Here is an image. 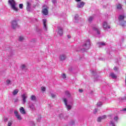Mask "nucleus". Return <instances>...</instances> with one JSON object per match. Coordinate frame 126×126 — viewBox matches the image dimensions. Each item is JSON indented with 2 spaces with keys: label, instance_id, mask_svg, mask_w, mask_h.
<instances>
[{
  "label": "nucleus",
  "instance_id": "1",
  "mask_svg": "<svg viewBox=\"0 0 126 126\" xmlns=\"http://www.w3.org/2000/svg\"><path fill=\"white\" fill-rule=\"evenodd\" d=\"M65 95L66 96L67 98L65 97L63 98V102H64L66 109H67V111H69L71 110L72 105L68 104L67 102L70 103H72V97H71V95L69 93V92L67 91L65 92Z\"/></svg>",
  "mask_w": 126,
  "mask_h": 126
},
{
  "label": "nucleus",
  "instance_id": "2",
  "mask_svg": "<svg viewBox=\"0 0 126 126\" xmlns=\"http://www.w3.org/2000/svg\"><path fill=\"white\" fill-rule=\"evenodd\" d=\"M125 19V16L124 15H120L118 17L119 22L120 25L122 26V27H126V22L124 21Z\"/></svg>",
  "mask_w": 126,
  "mask_h": 126
},
{
  "label": "nucleus",
  "instance_id": "3",
  "mask_svg": "<svg viewBox=\"0 0 126 126\" xmlns=\"http://www.w3.org/2000/svg\"><path fill=\"white\" fill-rule=\"evenodd\" d=\"M8 2L11 5L12 9L15 10V11H18V9L16 7V2H15L14 0H9Z\"/></svg>",
  "mask_w": 126,
  "mask_h": 126
},
{
  "label": "nucleus",
  "instance_id": "4",
  "mask_svg": "<svg viewBox=\"0 0 126 126\" xmlns=\"http://www.w3.org/2000/svg\"><path fill=\"white\" fill-rule=\"evenodd\" d=\"M90 48V40H88L83 45L82 51H86V50H89Z\"/></svg>",
  "mask_w": 126,
  "mask_h": 126
},
{
  "label": "nucleus",
  "instance_id": "5",
  "mask_svg": "<svg viewBox=\"0 0 126 126\" xmlns=\"http://www.w3.org/2000/svg\"><path fill=\"white\" fill-rule=\"evenodd\" d=\"M11 24L12 29H16L18 26V25L17 24V21H16V20L12 21Z\"/></svg>",
  "mask_w": 126,
  "mask_h": 126
},
{
  "label": "nucleus",
  "instance_id": "6",
  "mask_svg": "<svg viewBox=\"0 0 126 126\" xmlns=\"http://www.w3.org/2000/svg\"><path fill=\"white\" fill-rule=\"evenodd\" d=\"M84 4H85V2L83 1H78L77 4V7L78 8H83V6H84Z\"/></svg>",
  "mask_w": 126,
  "mask_h": 126
},
{
  "label": "nucleus",
  "instance_id": "7",
  "mask_svg": "<svg viewBox=\"0 0 126 126\" xmlns=\"http://www.w3.org/2000/svg\"><path fill=\"white\" fill-rule=\"evenodd\" d=\"M14 113L15 116L16 117L17 119H18V120H19L20 121H21V120H22V118L21 117V116H20V115L18 114V112H17V111L15 110L14 111Z\"/></svg>",
  "mask_w": 126,
  "mask_h": 126
},
{
  "label": "nucleus",
  "instance_id": "8",
  "mask_svg": "<svg viewBox=\"0 0 126 126\" xmlns=\"http://www.w3.org/2000/svg\"><path fill=\"white\" fill-rule=\"evenodd\" d=\"M102 27L104 30H106V29H110V28H111V27H110V26H108V24L106 22H104L102 23Z\"/></svg>",
  "mask_w": 126,
  "mask_h": 126
},
{
  "label": "nucleus",
  "instance_id": "9",
  "mask_svg": "<svg viewBox=\"0 0 126 126\" xmlns=\"http://www.w3.org/2000/svg\"><path fill=\"white\" fill-rule=\"evenodd\" d=\"M66 59V56L64 54H61L59 56V60L61 62H63Z\"/></svg>",
  "mask_w": 126,
  "mask_h": 126
},
{
  "label": "nucleus",
  "instance_id": "10",
  "mask_svg": "<svg viewBox=\"0 0 126 126\" xmlns=\"http://www.w3.org/2000/svg\"><path fill=\"white\" fill-rule=\"evenodd\" d=\"M42 21L43 22L44 29L45 30V31H47L48 29V27H47V20L43 19L42 20Z\"/></svg>",
  "mask_w": 126,
  "mask_h": 126
},
{
  "label": "nucleus",
  "instance_id": "11",
  "mask_svg": "<svg viewBox=\"0 0 126 126\" xmlns=\"http://www.w3.org/2000/svg\"><path fill=\"white\" fill-rule=\"evenodd\" d=\"M48 9H49L48 7H46L42 9V13L44 15H48V13H49V11H48Z\"/></svg>",
  "mask_w": 126,
  "mask_h": 126
},
{
  "label": "nucleus",
  "instance_id": "12",
  "mask_svg": "<svg viewBox=\"0 0 126 126\" xmlns=\"http://www.w3.org/2000/svg\"><path fill=\"white\" fill-rule=\"evenodd\" d=\"M58 34L60 36H63V28L59 27H58Z\"/></svg>",
  "mask_w": 126,
  "mask_h": 126
},
{
  "label": "nucleus",
  "instance_id": "13",
  "mask_svg": "<svg viewBox=\"0 0 126 126\" xmlns=\"http://www.w3.org/2000/svg\"><path fill=\"white\" fill-rule=\"evenodd\" d=\"M27 94H23L22 95V97L23 98V103L25 104V102H26V99H27Z\"/></svg>",
  "mask_w": 126,
  "mask_h": 126
},
{
  "label": "nucleus",
  "instance_id": "14",
  "mask_svg": "<svg viewBox=\"0 0 126 126\" xmlns=\"http://www.w3.org/2000/svg\"><path fill=\"white\" fill-rule=\"evenodd\" d=\"M106 118H107V116L106 115H104L103 116L98 117L97 118V122H101V121H102V120H105V119H106Z\"/></svg>",
  "mask_w": 126,
  "mask_h": 126
},
{
  "label": "nucleus",
  "instance_id": "15",
  "mask_svg": "<svg viewBox=\"0 0 126 126\" xmlns=\"http://www.w3.org/2000/svg\"><path fill=\"white\" fill-rule=\"evenodd\" d=\"M31 6V3H30V2L28 1L27 4V7H26L27 10H28V11H30Z\"/></svg>",
  "mask_w": 126,
  "mask_h": 126
},
{
  "label": "nucleus",
  "instance_id": "16",
  "mask_svg": "<svg viewBox=\"0 0 126 126\" xmlns=\"http://www.w3.org/2000/svg\"><path fill=\"white\" fill-rule=\"evenodd\" d=\"M20 112L21 113H22V115H25L26 114V112H25V110L23 107H21L20 108Z\"/></svg>",
  "mask_w": 126,
  "mask_h": 126
},
{
  "label": "nucleus",
  "instance_id": "17",
  "mask_svg": "<svg viewBox=\"0 0 126 126\" xmlns=\"http://www.w3.org/2000/svg\"><path fill=\"white\" fill-rule=\"evenodd\" d=\"M93 29L94 30H95V31H96L97 34H98V35H100V31H99V29H98V27H97V26H94V27H93Z\"/></svg>",
  "mask_w": 126,
  "mask_h": 126
},
{
  "label": "nucleus",
  "instance_id": "18",
  "mask_svg": "<svg viewBox=\"0 0 126 126\" xmlns=\"http://www.w3.org/2000/svg\"><path fill=\"white\" fill-rule=\"evenodd\" d=\"M110 76H111L113 79H116L117 78V76L114 73H111Z\"/></svg>",
  "mask_w": 126,
  "mask_h": 126
},
{
  "label": "nucleus",
  "instance_id": "19",
  "mask_svg": "<svg viewBox=\"0 0 126 126\" xmlns=\"http://www.w3.org/2000/svg\"><path fill=\"white\" fill-rule=\"evenodd\" d=\"M29 107L31 110H35V105H34V104L32 103L30 104Z\"/></svg>",
  "mask_w": 126,
  "mask_h": 126
},
{
  "label": "nucleus",
  "instance_id": "20",
  "mask_svg": "<svg viewBox=\"0 0 126 126\" xmlns=\"http://www.w3.org/2000/svg\"><path fill=\"white\" fill-rule=\"evenodd\" d=\"M93 19H94V16H90L89 17L88 21L89 22H92Z\"/></svg>",
  "mask_w": 126,
  "mask_h": 126
},
{
  "label": "nucleus",
  "instance_id": "21",
  "mask_svg": "<svg viewBox=\"0 0 126 126\" xmlns=\"http://www.w3.org/2000/svg\"><path fill=\"white\" fill-rule=\"evenodd\" d=\"M97 45H98L99 47H101L102 46H105L106 45V43H105L104 42H98Z\"/></svg>",
  "mask_w": 126,
  "mask_h": 126
},
{
  "label": "nucleus",
  "instance_id": "22",
  "mask_svg": "<svg viewBox=\"0 0 126 126\" xmlns=\"http://www.w3.org/2000/svg\"><path fill=\"white\" fill-rule=\"evenodd\" d=\"M19 91L18 89H16V90H14V91L13 92V95H16V94H17V93H18Z\"/></svg>",
  "mask_w": 126,
  "mask_h": 126
},
{
  "label": "nucleus",
  "instance_id": "23",
  "mask_svg": "<svg viewBox=\"0 0 126 126\" xmlns=\"http://www.w3.org/2000/svg\"><path fill=\"white\" fill-rule=\"evenodd\" d=\"M109 126H116V125L115 124V123L114 121H111L109 122Z\"/></svg>",
  "mask_w": 126,
  "mask_h": 126
},
{
  "label": "nucleus",
  "instance_id": "24",
  "mask_svg": "<svg viewBox=\"0 0 126 126\" xmlns=\"http://www.w3.org/2000/svg\"><path fill=\"white\" fill-rule=\"evenodd\" d=\"M31 99L32 100V101H35L36 96H35V95H32L31 97Z\"/></svg>",
  "mask_w": 126,
  "mask_h": 126
},
{
  "label": "nucleus",
  "instance_id": "25",
  "mask_svg": "<svg viewBox=\"0 0 126 126\" xmlns=\"http://www.w3.org/2000/svg\"><path fill=\"white\" fill-rule=\"evenodd\" d=\"M50 95L52 97V98H55L56 96H57V94L56 93L53 94V93H50Z\"/></svg>",
  "mask_w": 126,
  "mask_h": 126
},
{
  "label": "nucleus",
  "instance_id": "26",
  "mask_svg": "<svg viewBox=\"0 0 126 126\" xmlns=\"http://www.w3.org/2000/svg\"><path fill=\"white\" fill-rule=\"evenodd\" d=\"M6 83L7 85L11 84V81L9 79L6 80Z\"/></svg>",
  "mask_w": 126,
  "mask_h": 126
},
{
  "label": "nucleus",
  "instance_id": "27",
  "mask_svg": "<svg viewBox=\"0 0 126 126\" xmlns=\"http://www.w3.org/2000/svg\"><path fill=\"white\" fill-rule=\"evenodd\" d=\"M102 102H101V101H99V102H97V106L98 107H101L102 106Z\"/></svg>",
  "mask_w": 126,
  "mask_h": 126
},
{
  "label": "nucleus",
  "instance_id": "28",
  "mask_svg": "<svg viewBox=\"0 0 126 126\" xmlns=\"http://www.w3.org/2000/svg\"><path fill=\"white\" fill-rule=\"evenodd\" d=\"M64 115H63V114H61L60 115H59V118L60 119H61V120H63V117Z\"/></svg>",
  "mask_w": 126,
  "mask_h": 126
},
{
  "label": "nucleus",
  "instance_id": "29",
  "mask_svg": "<svg viewBox=\"0 0 126 126\" xmlns=\"http://www.w3.org/2000/svg\"><path fill=\"white\" fill-rule=\"evenodd\" d=\"M30 126H35V124L34 123V122L33 121H31L30 122Z\"/></svg>",
  "mask_w": 126,
  "mask_h": 126
},
{
  "label": "nucleus",
  "instance_id": "30",
  "mask_svg": "<svg viewBox=\"0 0 126 126\" xmlns=\"http://www.w3.org/2000/svg\"><path fill=\"white\" fill-rule=\"evenodd\" d=\"M21 68L22 69H25V68H26V65H25V64H22L21 65Z\"/></svg>",
  "mask_w": 126,
  "mask_h": 126
},
{
  "label": "nucleus",
  "instance_id": "31",
  "mask_svg": "<svg viewBox=\"0 0 126 126\" xmlns=\"http://www.w3.org/2000/svg\"><path fill=\"white\" fill-rule=\"evenodd\" d=\"M42 117H41V115H38V118H37V122H40L41 121V119Z\"/></svg>",
  "mask_w": 126,
  "mask_h": 126
},
{
  "label": "nucleus",
  "instance_id": "32",
  "mask_svg": "<svg viewBox=\"0 0 126 126\" xmlns=\"http://www.w3.org/2000/svg\"><path fill=\"white\" fill-rule=\"evenodd\" d=\"M118 120H119V117L115 116L114 118V121H115V122H118Z\"/></svg>",
  "mask_w": 126,
  "mask_h": 126
},
{
  "label": "nucleus",
  "instance_id": "33",
  "mask_svg": "<svg viewBox=\"0 0 126 126\" xmlns=\"http://www.w3.org/2000/svg\"><path fill=\"white\" fill-rule=\"evenodd\" d=\"M19 41H23L24 40V38L23 36H20L19 38Z\"/></svg>",
  "mask_w": 126,
  "mask_h": 126
},
{
  "label": "nucleus",
  "instance_id": "34",
  "mask_svg": "<svg viewBox=\"0 0 126 126\" xmlns=\"http://www.w3.org/2000/svg\"><path fill=\"white\" fill-rule=\"evenodd\" d=\"M19 8H20L21 9H22V8H23V4L21 3L19 4Z\"/></svg>",
  "mask_w": 126,
  "mask_h": 126
},
{
  "label": "nucleus",
  "instance_id": "35",
  "mask_svg": "<svg viewBox=\"0 0 126 126\" xmlns=\"http://www.w3.org/2000/svg\"><path fill=\"white\" fill-rule=\"evenodd\" d=\"M62 77H63V78L64 79H65V78H66V75H65V74L63 73V74H62Z\"/></svg>",
  "mask_w": 126,
  "mask_h": 126
},
{
  "label": "nucleus",
  "instance_id": "36",
  "mask_svg": "<svg viewBox=\"0 0 126 126\" xmlns=\"http://www.w3.org/2000/svg\"><path fill=\"white\" fill-rule=\"evenodd\" d=\"M12 125V121H9L8 123V126H11Z\"/></svg>",
  "mask_w": 126,
  "mask_h": 126
},
{
  "label": "nucleus",
  "instance_id": "37",
  "mask_svg": "<svg viewBox=\"0 0 126 126\" xmlns=\"http://www.w3.org/2000/svg\"><path fill=\"white\" fill-rule=\"evenodd\" d=\"M74 19L75 20H78V15H75Z\"/></svg>",
  "mask_w": 126,
  "mask_h": 126
},
{
  "label": "nucleus",
  "instance_id": "38",
  "mask_svg": "<svg viewBox=\"0 0 126 126\" xmlns=\"http://www.w3.org/2000/svg\"><path fill=\"white\" fill-rule=\"evenodd\" d=\"M52 1L53 4H56V3H57V0H52Z\"/></svg>",
  "mask_w": 126,
  "mask_h": 126
},
{
  "label": "nucleus",
  "instance_id": "39",
  "mask_svg": "<svg viewBox=\"0 0 126 126\" xmlns=\"http://www.w3.org/2000/svg\"><path fill=\"white\" fill-rule=\"evenodd\" d=\"M41 90L42 91H46V87H42Z\"/></svg>",
  "mask_w": 126,
  "mask_h": 126
},
{
  "label": "nucleus",
  "instance_id": "40",
  "mask_svg": "<svg viewBox=\"0 0 126 126\" xmlns=\"http://www.w3.org/2000/svg\"><path fill=\"white\" fill-rule=\"evenodd\" d=\"M117 8H118L119 9H121L122 8V6L121 5V4H119L117 5Z\"/></svg>",
  "mask_w": 126,
  "mask_h": 126
},
{
  "label": "nucleus",
  "instance_id": "41",
  "mask_svg": "<svg viewBox=\"0 0 126 126\" xmlns=\"http://www.w3.org/2000/svg\"><path fill=\"white\" fill-rule=\"evenodd\" d=\"M68 117L67 116L64 115L63 119V120H67Z\"/></svg>",
  "mask_w": 126,
  "mask_h": 126
},
{
  "label": "nucleus",
  "instance_id": "42",
  "mask_svg": "<svg viewBox=\"0 0 126 126\" xmlns=\"http://www.w3.org/2000/svg\"><path fill=\"white\" fill-rule=\"evenodd\" d=\"M79 92H80V93H82L83 92V90H82L81 89H79Z\"/></svg>",
  "mask_w": 126,
  "mask_h": 126
},
{
  "label": "nucleus",
  "instance_id": "43",
  "mask_svg": "<svg viewBox=\"0 0 126 126\" xmlns=\"http://www.w3.org/2000/svg\"><path fill=\"white\" fill-rule=\"evenodd\" d=\"M71 126H73L74 125V121H72V122L71 123Z\"/></svg>",
  "mask_w": 126,
  "mask_h": 126
},
{
  "label": "nucleus",
  "instance_id": "44",
  "mask_svg": "<svg viewBox=\"0 0 126 126\" xmlns=\"http://www.w3.org/2000/svg\"><path fill=\"white\" fill-rule=\"evenodd\" d=\"M94 114H96V113H97V109H94Z\"/></svg>",
  "mask_w": 126,
  "mask_h": 126
},
{
  "label": "nucleus",
  "instance_id": "45",
  "mask_svg": "<svg viewBox=\"0 0 126 126\" xmlns=\"http://www.w3.org/2000/svg\"><path fill=\"white\" fill-rule=\"evenodd\" d=\"M4 121L7 122V118H4Z\"/></svg>",
  "mask_w": 126,
  "mask_h": 126
},
{
  "label": "nucleus",
  "instance_id": "46",
  "mask_svg": "<svg viewBox=\"0 0 126 126\" xmlns=\"http://www.w3.org/2000/svg\"><path fill=\"white\" fill-rule=\"evenodd\" d=\"M67 38H68V39H70V38H71L70 35H67Z\"/></svg>",
  "mask_w": 126,
  "mask_h": 126
},
{
  "label": "nucleus",
  "instance_id": "47",
  "mask_svg": "<svg viewBox=\"0 0 126 126\" xmlns=\"http://www.w3.org/2000/svg\"><path fill=\"white\" fill-rule=\"evenodd\" d=\"M114 70H117V69H118V68H117V67H114Z\"/></svg>",
  "mask_w": 126,
  "mask_h": 126
},
{
  "label": "nucleus",
  "instance_id": "48",
  "mask_svg": "<svg viewBox=\"0 0 126 126\" xmlns=\"http://www.w3.org/2000/svg\"><path fill=\"white\" fill-rule=\"evenodd\" d=\"M76 1L78 2V1H81V0H75Z\"/></svg>",
  "mask_w": 126,
  "mask_h": 126
},
{
  "label": "nucleus",
  "instance_id": "49",
  "mask_svg": "<svg viewBox=\"0 0 126 126\" xmlns=\"http://www.w3.org/2000/svg\"><path fill=\"white\" fill-rule=\"evenodd\" d=\"M125 83L126 84V78H125Z\"/></svg>",
  "mask_w": 126,
  "mask_h": 126
},
{
  "label": "nucleus",
  "instance_id": "50",
  "mask_svg": "<svg viewBox=\"0 0 126 126\" xmlns=\"http://www.w3.org/2000/svg\"><path fill=\"white\" fill-rule=\"evenodd\" d=\"M123 111H126V108L123 109Z\"/></svg>",
  "mask_w": 126,
  "mask_h": 126
}]
</instances>
